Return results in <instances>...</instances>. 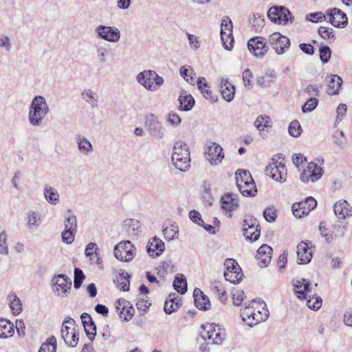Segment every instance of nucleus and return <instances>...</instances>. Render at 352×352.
Here are the masks:
<instances>
[{"label":"nucleus","instance_id":"f257e3e1","mask_svg":"<svg viewBox=\"0 0 352 352\" xmlns=\"http://www.w3.org/2000/svg\"><path fill=\"white\" fill-rule=\"evenodd\" d=\"M241 316L247 325L253 327L266 320L269 317V311L263 301L253 300L248 304L245 302L243 305Z\"/></svg>","mask_w":352,"mask_h":352},{"label":"nucleus","instance_id":"f03ea898","mask_svg":"<svg viewBox=\"0 0 352 352\" xmlns=\"http://www.w3.org/2000/svg\"><path fill=\"white\" fill-rule=\"evenodd\" d=\"M50 107L42 96H35L29 107L28 121L32 126L41 125L44 118L49 113Z\"/></svg>","mask_w":352,"mask_h":352},{"label":"nucleus","instance_id":"7ed1b4c3","mask_svg":"<svg viewBox=\"0 0 352 352\" xmlns=\"http://www.w3.org/2000/svg\"><path fill=\"white\" fill-rule=\"evenodd\" d=\"M171 160L175 167L184 172L190 168V151L188 144L182 141H177L173 148Z\"/></svg>","mask_w":352,"mask_h":352},{"label":"nucleus","instance_id":"20e7f679","mask_svg":"<svg viewBox=\"0 0 352 352\" xmlns=\"http://www.w3.org/2000/svg\"><path fill=\"white\" fill-rule=\"evenodd\" d=\"M136 80L145 89L151 91L158 90L164 82V78L153 70H144L139 73Z\"/></svg>","mask_w":352,"mask_h":352},{"label":"nucleus","instance_id":"39448f33","mask_svg":"<svg viewBox=\"0 0 352 352\" xmlns=\"http://www.w3.org/2000/svg\"><path fill=\"white\" fill-rule=\"evenodd\" d=\"M204 329L201 337L204 340L211 341L212 344H221L226 340V332L224 328L214 323H206L201 325Z\"/></svg>","mask_w":352,"mask_h":352},{"label":"nucleus","instance_id":"423d86ee","mask_svg":"<svg viewBox=\"0 0 352 352\" xmlns=\"http://www.w3.org/2000/svg\"><path fill=\"white\" fill-rule=\"evenodd\" d=\"M267 16L272 22L282 25L292 23L294 21L292 13L284 6H273L270 8L268 10Z\"/></svg>","mask_w":352,"mask_h":352},{"label":"nucleus","instance_id":"0eeeda50","mask_svg":"<svg viewBox=\"0 0 352 352\" xmlns=\"http://www.w3.org/2000/svg\"><path fill=\"white\" fill-rule=\"evenodd\" d=\"M62 338L66 344L74 347L78 342V333L75 330V321L72 318H66L62 326L61 329Z\"/></svg>","mask_w":352,"mask_h":352},{"label":"nucleus","instance_id":"6e6552de","mask_svg":"<svg viewBox=\"0 0 352 352\" xmlns=\"http://www.w3.org/2000/svg\"><path fill=\"white\" fill-rule=\"evenodd\" d=\"M135 248L130 241H124L118 243L113 250L115 257L120 261L129 262L135 256Z\"/></svg>","mask_w":352,"mask_h":352},{"label":"nucleus","instance_id":"1a4fd4ad","mask_svg":"<svg viewBox=\"0 0 352 352\" xmlns=\"http://www.w3.org/2000/svg\"><path fill=\"white\" fill-rule=\"evenodd\" d=\"M145 128L151 137L162 140L165 136V129L157 117L150 114L146 117Z\"/></svg>","mask_w":352,"mask_h":352},{"label":"nucleus","instance_id":"9d476101","mask_svg":"<svg viewBox=\"0 0 352 352\" xmlns=\"http://www.w3.org/2000/svg\"><path fill=\"white\" fill-rule=\"evenodd\" d=\"M266 175L272 177L276 182L283 183L287 179V170L283 162L275 161V158L272 159V162L265 168Z\"/></svg>","mask_w":352,"mask_h":352},{"label":"nucleus","instance_id":"9b49d317","mask_svg":"<svg viewBox=\"0 0 352 352\" xmlns=\"http://www.w3.org/2000/svg\"><path fill=\"white\" fill-rule=\"evenodd\" d=\"M98 37L111 43L119 41L121 34L119 29L114 26L100 25L95 29Z\"/></svg>","mask_w":352,"mask_h":352},{"label":"nucleus","instance_id":"f8f14e48","mask_svg":"<svg viewBox=\"0 0 352 352\" xmlns=\"http://www.w3.org/2000/svg\"><path fill=\"white\" fill-rule=\"evenodd\" d=\"M221 38L224 48L227 50H232L234 42L232 36V23L228 16H224L221 25Z\"/></svg>","mask_w":352,"mask_h":352},{"label":"nucleus","instance_id":"ddd939ff","mask_svg":"<svg viewBox=\"0 0 352 352\" xmlns=\"http://www.w3.org/2000/svg\"><path fill=\"white\" fill-rule=\"evenodd\" d=\"M54 291L57 296L66 297L69 294L72 288V280L65 274H58L52 279Z\"/></svg>","mask_w":352,"mask_h":352},{"label":"nucleus","instance_id":"4468645a","mask_svg":"<svg viewBox=\"0 0 352 352\" xmlns=\"http://www.w3.org/2000/svg\"><path fill=\"white\" fill-rule=\"evenodd\" d=\"M323 173L322 168L311 162L308 164L307 168L301 173L300 179L304 183L315 182L321 178Z\"/></svg>","mask_w":352,"mask_h":352},{"label":"nucleus","instance_id":"2eb2a0df","mask_svg":"<svg viewBox=\"0 0 352 352\" xmlns=\"http://www.w3.org/2000/svg\"><path fill=\"white\" fill-rule=\"evenodd\" d=\"M317 206V202L312 197H309L305 200L294 203L292 206V212L295 217L301 218L307 215L310 211Z\"/></svg>","mask_w":352,"mask_h":352},{"label":"nucleus","instance_id":"dca6fc26","mask_svg":"<svg viewBox=\"0 0 352 352\" xmlns=\"http://www.w3.org/2000/svg\"><path fill=\"white\" fill-rule=\"evenodd\" d=\"M268 43L278 54H284L290 46L289 39L279 32H274L270 35Z\"/></svg>","mask_w":352,"mask_h":352},{"label":"nucleus","instance_id":"f3484780","mask_svg":"<svg viewBox=\"0 0 352 352\" xmlns=\"http://www.w3.org/2000/svg\"><path fill=\"white\" fill-rule=\"evenodd\" d=\"M249 51L257 58H263L268 51L265 39L261 36H255L248 42Z\"/></svg>","mask_w":352,"mask_h":352},{"label":"nucleus","instance_id":"a211bd4d","mask_svg":"<svg viewBox=\"0 0 352 352\" xmlns=\"http://www.w3.org/2000/svg\"><path fill=\"white\" fill-rule=\"evenodd\" d=\"M207 160L214 165L220 164L224 157L222 147L215 142L207 144Z\"/></svg>","mask_w":352,"mask_h":352},{"label":"nucleus","instance_id":"6ab92c4d","mask_svg":"<svg viewBox=\"0 0 352 352\" xmlns=\"http://www.w3.org/2000/svg\"><path fill=\"white\" fill-rule=\"evenodd\" d=\"M292 283L296 297L301 300L306 299L308 293L311 291L310 283L305 278H300L293 279Z\"/></svg>","mask_w":352,"mask_h":352},{"label":"nucleus","instance_id":"aec40b11","mask_svg":"<svg viewBox=\"0 0 352 352\" xmlns=\"http://www.w3.org/2000/svg\"><path fill=\"white\" fill-rule=\"evenodd\" d=\"M329 22L335 27L344 28L347 25L348 21L346 14L338 8H333L326 12Z\"/></svg>","mask_w":352,"mask_h":352},{"label":"nucleus","instance_id":"412c9836","mask_svg":"<svg viewBox=\"0 0 352 352\" xmlns=\"http://www.w3.org/2000/svg\"><path fill=\"white\" fill-rule=\"evenodd\" d=\"M164 242L156 236L151 239L146 245V251L151 257L159 256L164 251Z\"/></svg>","mask_w":352,"mask_h":352},{"label":"nucleus","instance_id":"4be33fe9","mask_svg":"<svg viewBox=\"0 0 352 352\" xmlns=\"http://www.w3.org/2000/svg\"><path fill=\"white\" fill-rule=\"evenodd\" d=\"M272 248L263 244L257 250L256 258L258 261V265L261 267H266L271 261Z\"/></svg>","mask_w":352,"mask_h":352},{"label":"nucleus","instance_id":"5701e85b","mask_svg":"<svg viewBox=\"0 0 352 352\" xmlns=\"http://www.w3.org/2000/svg\"><path fill=\"white\" fill-rule=\"evenodd\" d=\"M335 214L341 219L352 216V207L346 200L336 202L333 206Z\"/></svg>","mask_w":352,"mask_h":352},{"label":"nucleus","instance_id":"b1692460","mask_svg":"<svg viewBox=\"0 0 352 352\" xmlns=\"http://www.w3.org/2000/svg\"><path fill=\"white\" fill-rule=\"evenodd\" d=\"M297 254L299 264H307L312 258V252L307 243L301 241L297 246Z\"/></svg>","mask_w":352,"mask_h":352},{"label":"nucleus","instance_id":"393cba45","mask_svg":"<svg viewBox=\"0 0 352 352\" xmlns=\"http://www.w3.org/2000/svg\"><path fill=\"white\" fill-rule=\"evenodd\" d=\"M193 298L197 308L200 310H208L210 308V302L208 297L205 295L199 288H195L193 292Z\"/></svg>","mask_w":352,"mask_h":352},{"label":"nucleus","instance_id":"a878e982","mask_svg":"<svg viewBox=\"0 0 352 352\" xmlns=\"http://www.w3.org/2000/svg\"><path fill=\"white\" fill-rule=\"evenodd\" d=\"M221 207L227 212H232L239 206L237 195L232 193H226L221 199Z\"/></svg>","mask_w":352,"mask_h":352},{"label":"nucleus","instance_id":"bb28decb","mask_svg":"<svg viewBox=\"0 0 352 352\" xmlns=\"http://www.w3.org/2000/svg\"><path fill=\"white\" fill-rule=\"evenodd\" d=\"M130 278L131 276L127 272L121 270L113 278V283L120 290L126 292L130 289Z\"/></svg>","mask_w":352,"mask_h":352},{"label":"nucleus","instance_id":"cd10ccee","mask_svg":"<svg viewBox=\"0 0 352 352\" xmlns=\"http://www.w3.org/2000/svg\"><path fill=\"white\" fill-rule=\"evenodd\" d=\"M179 109L181 111H190L195 105V100L193 97L186 91H182L179 99Z\"/></svg>","mask_w":352,"mask_h":352},{"label":"nucleus","instance_id":"c85d7f7f","mask_svg":"<svg viewBox=\"0 0 352 352\" xmlns=\"http://www.w3.org/2000/svg\"><path fill=\"white\" fill-rule=\"evenodd\" d=\"M220 90L223 99L228 102H231L234 97V87L228 80H223L220 85Z\"/></svg>","mask_w":352,"mask_h":352},{"label":"nucleus","instance_id":"c756f323","mask_svg":"<svg viewBox=\"0 0 352 352\" xmlns=\"http://www.w3.org/2000/svg\"><path fill=\"white\" fill-rule=\"evenodd\" d=\"M342 83V79L340 76L333 74L330 76V80L328 81L327 92L329 95H336Z\"/></svg>","mask_w":352,"mask_h":352},{"label":"nucleus","instance_id":"7c9ffc66","mask_svg":"<svg viewBox=\"0 0 352 352\" xmlns=\"http://www.w3.org/2000/svg\"><path fill=\"white\" fill-rule=\"evenodd\" d=\"M76 140L78 150L82 154L88 155L93 151L91 143L85 137L78 134L76 136Z\"/></svg>","mask_w":352,"mask_h":352},{"label":"nucleus","instance_id":"2f4dec72","mask_svg":"<svg viewBox=\"0 0 352 352\" xmlns=\"http://www.w3.org/2000/svg\"><path fill=\"white\" fill-rule=\"evenodd\" d=\"M14 333V324L6 319H0V338H10Z\"/></svg>","mask_w":352,"mask_h":352},{"label":"nucleus","instance_id":"473e14b6","mask_svg":"<svg viewBox=\"0 0 352 352\" xmlns=\"http://www.w3.org/2000/svg\"><path fill=\"white\" fill-rule=\"evenodd\" d=\"M43 193L46 200L52 205H56L59 202V194L58 191L50 186H45Z\"/></svg>","mask_w":352,"mask_h":352},{"label":"nucleus","instance_id":"72a5a7b5","mask_svg":"<svg viewBox=\"0 0 352 352\" xmlns=\"http://www.w3.org/2000/svg\"><path fill=\"white\" fill-rule=\"evenodd\" d=\"M173 286L178 293L185 294L187 291V282L185 276L182 274H177L175 277Z\"/></svg>","mask_w":352,"mask_h":352},{"label":"nucleus","instance_id":"f704fd0d","mask_svg":"<svg viewBox=\"0 0 352 352\" xmlns=\"http://www.w3.org/2000/svg\"><path fill=\"white\" fill-rule=\"evenodd\" d=\"M236 183L238 188L243 187L245 182H252L250 173L245 170H238L235 174Z\"/></svg>","mask_w":352,"mask_h":352},{"label":"nucleus","instance_id":"c9c22d12","mask_svg":"<svg viewBox=\"0 0 352 352\" xmlns=\"http://www.w3.org/2000/svg\"><path fill=\"white\" fill-rule=\"evenodd\" d=\"M211 290L218 297L219 300L225 303L228 299L226 291L220 282L212 283Z\"/></svg>","mask_w":352,"mask_h":352},{"label":"nucleus","instance_id":"e433bc0d","mask_svg":"<svg viewBox=\"0 0 352 352\" xmlns=\"http://www.w3.org/2000/svg\"><path fill=\"white\" fill-rule=\"evenodd\" d=\"M56 338L55 336H52L42 344L38 352H56Z\"/></svg>","mask_w":352,"mask_h":352},{"label":"nucleus","instance_id":"4c0bfd02","mask_svg":"<svg viewBox=\"0 0 352 352\" xmlns=\"http://www.w3.org/2000/svg\"><path fill=\"white\" fill-rule=\"evenodd\" d=\"M10 300V307L14 315L19 314L22 311V304L20 299L16 296L15 293H12L9 295Z\"/></svg>","mask_w":352,"mask_h":352},{"label":"nucleus","instance_id":"58836bf2","mask_svg":"<svg viewBox=\"0 0 352 352\" xmlns=\"http://www.w3.org/2000/svg\"><path fill=\"white\" fill-rule=\"evenodd\" d=\"M82 98L91 107H96L98 100V96L90 89H85L81 94Z\"/></svg>","mask_w":352,"mask_h":352},{"label":"nucleus","instance_id":"ea45409f","mask_svg":"<svg viewBox=\"0 0 352 352\" xmlns=\"http://www.w3.org/2000/svg\"><path fill=\"white\" fill-rule=\"evenodd\" d=\"M69 214L65 217L64 221L65 230H73L77 232V219L75 214L72 213V210H67Z\"/></svg>","mask_w":352,"mask_h":352},{"label":"nucleus","instance_id":"a19ab883","mask_svg":"<svg viewBox=\"0 0 352 352\" xmlns=\"http://www.w3.org/2000/svg\"><path fill=\"white\" fill-rule=\"evenodd\" d=\"M240 192L246 197H253L256 195L257 189L256 188L255 183L252 179V182H245V185L241 188H238Z\"/></svg>","mask_w":352,"mask_h":352},{"label":"nucleus","instance_id":"79ce46f5","mask_svg":"<svg viewBox=\"0 0 352 352\" xmlns=\"http://www.w3.org/2000/svg\"><path fill=\"white\" fill-rule=\"evenodd\" d=\"M254 125L259 131H264L265 129L271 127L272 120L267 116H259L254 122Z\"/></svg>","mask_w":352,"mask_h":352},{"label":"nucleus","instance_id":"37998d69","mask_svg":"<svg viewBox=\"0 0 352 352\" xmlns=\"http://www.w3.org/2000/svg\"><path fill=\"white\" fill-rule=\"evenodd\" d=\"M243 276L242 271H228L224 272V277L227 281L233 284H237L241 282Z\"/></svg>","mask_w":352,"mask_h":352},{"label":"nucleus","instance_id":"c03bdc74","mask_svg":"<svg viewBox=\"0 0 352 352\" xmlns=\"http://www.w3.org/2000/svg\"><path fill=\"white\" fill-rule=\"evenodd\" d=\"M333 142L340 148H343L347 145L345 134L342 131H336L333 134Z\"/></svg>","mask_w":352,"mask_h":352},{"label":"nucleus","instance_id":"a18cd8bd","mask_svg":"<svg viewBox=\"0 0 352 352\" xmlns=\"http://www.w3.org/2000/svg\"><path fill=\"white\" fill-rule=\"evenodd\" d=\"M243 233L245 239L250 241H256L258 240L261 235V229L260 226H256V229L250 230L248 228L243 229Z\"/></svg>","mask_w":352,"mask_h":352},{"label":"nucleus","instance_id":"49530a36","mask_svg":"<svg viewBox=\"0 0 352 352\" xmlns=\"http://www.w3.org/2000/svg\"><path fill=\"white\" fill-rule=\"evenodd\" d=\"M318 32L323 39L329 43L335 39V34L332 28L321 26L318 28Z\"/></svg>","mask_w":352,"mask_h":352},{"label":"nucleus","instance_id":"de8ad7c7","mask_svg":"<svg viewBox=\"0 0 352 352\" xmlns=\"http://www.w3.org/2000/svg\"><path fill=\"white\" fill-rule=\"evenodd\" d=\"M98 249V245L95 243H89L85 248V254L87 256H89L90 259H92L91 256L97 257V263L100 264L102 263L101 258L99 254L96 252Z\"/></svg>","mask_w":352,"mask_h":352},{"label":"nucleus","instance_id":"09e8293b","mask_svg":"<svg viewBox=\"0 0 352 352\" xmlns=\"http://www.w3.org/2000/svg\"><path fill=\"white\" fill-rule=\"evenodd\" d=\"M180 75L190 84H193L195 73L192 67L190 66H182L179 69Z\"/></svg>","mask_w":352,"mask_h":352},{"label":"nucleus","instance_id":"8fccbe9b","mask_svg":"<svg viewBox=\"0 0 352 352\" xmlns=\"http://www.w3.org/2000/svg\"><path fill=\"white\" fill-rule=\"evenodd\" d=\"M163 233L166 239L173 240L177 238L179 228L177 226L170 225L163 229Z\"/></svg>","mask_w":352,"mask_h":352},{"label":"nucleus","instance_id":"3c124183","mask_svg":"<svg viewBox=\"0 0 352 352\" xmlns=\"http://www.w3.org/2000/svg\"><path fill=\"white\" fill-rule=\"evenodd\" d=\"M322 302V300L320 296L313 295L312 296H309V298L307 299V305L313 310H318L321 307Z\"/></svg>","mask_w":352,"mask_h":352},{"label":"nucleus","instance_id":"603ef678","mask_svg":"<svg viewBox=\"0 0 352 352\" xmlns=\"http://www.w3.org/2000/svg\"><path fill=\"white\" fill-rule=\"evenodd\" d=\"M288 131L290 135L292 137H298L302 133V129L300 124L298 120H293L288 128Z\"/></svg>","mask_w":352,"mask_h":352},{"label":"nucleus","instance_id":"864d4df0","mask_svg":"<svg viewBox=\"0 0 352 352\" xmlns=\"http://www.w3.org/2000/svg\"><path fill=\"white\" fill-rule=\"evenodd\" d=\"M319 54L321 61L323 63H327L331 58V50L327 45L320 46L319 48Z\"/></svg>","mask_w":352,"mask_h":352},{"label":"nucleus","instance_id":"5fc2aeb1","mask_svg":"<svg viewBox=\"0 0 352 352\" xmlns=\"http://www.w3.org/2000/svg\"><path fill=\"white\" fill-rule=\"evenodd\" d=\"M85 278V276L84 275L82 271L79 268H75L74 285L76 289L80 287Z\"/></svg>","mask_w":352,"mask_h":352},{"label":"nucleus","instance_id":"6e6d98bb","mask_svg":"<svg viewBox=\"0 0 352 352\" xmlns=\"http://www.w3.org/2000/svg\"><path fill=\"white\" fill-rule=\"evenodd\" d=\"M182 305V303L179 301H170L165 302L164 310L166 314H171L172 313L176 311Z\"/></svg>","mask_w":352,"mask_h":352},{"label":"nucleus","instance_id":"4d7b16f0","mask_svg":"<svg viewBox=\"0 0 352 352\" xmlns=\"http://www.w3.org/2000/svg\"><path fill=\"white\" fill-rule=\"evenodd\" d=\"M256 226L259 227V223L257 219L252 216H250L245 219L242 223L243 229L248 228L250 230L256 229Z\"/></svg>","mask_w":352,"mask_h":352},{"label":"nucleus","instance_id":"13d9d810","mask_svg":"<svg viewBox=\"0 0 352 352\" xmlns=\"http://www.w3.org/2000/svg\"><path fill=\"white\" fill-rule=\"evenodd\" d=\"M346 230V226L343 225L342 223L335 224L333 228L332 234L333 239L338 237H342L344 236L345 231Z\"/></svg>","mask_w":352,"mask_h":352},{"label":"nucleus","instance_id":"bf43d9fd","mask_svg":"<svg viewBox=\"0 0 352 352\" xmlns=\"http://www.w3.org/2000/svg\"><path fill=\"white\" fill-rule=\"evenodd\" d=\"M318 104V100L316 98H310L302 107V111L304 113L312 111L316 109Z\"/></svg>","mask_w":352,"mask_h":352},{"label":"nucleus","instance_id":"052dcab7","mask_svg":"<svg viewBox=\"0 0 352 352\" xmlns=\"http://www.w3.org/2000/svg\"><path fill=\"white\" fill-rule=\"evenodd\" d=\"M76 233V231L64 230L61 233L63 241L66 244H72L74 241Z\"/></svg>","mask_w":352,"mask_h":352},{"label":"nucleus","instance_id":"680f3d73","mask_svg":"<svg viewBox=\"0 0 352 352\" xmlns=\"http://www.w3.org/2000/svg\"><path fill=\"white\" fill-rule=\"evenodd\" d=\"M225 272L228 271H241V267L236 261L233 258H227L224 262Z\"/></svg>","mask_w":352,"mask_h":352},{"label":"nucleus","instance_id":"e2e57ef3","mask_svg":"<svg viewBox=\"0 0 352 352\" xmlns=\"http://www.w3.org/2000/svg\"><path fill=\"white\" fill-rule=\"evenodd\" d=\"M41 222L39 215L35 212H31L28 214V226L30 228H37Z\"/></svg>","mask_w":352,"mask_h":352},{"label":"nucleus","instance_id":"0e129e2a","mask_svg":"<svg viewBox=\"0 0 352 352\" xmlns=\"http://www.w3.org/2000/svg\"><path fill=\"white\" fill-rule=\"evenodd\" d=\"M166 121L170 125L177 126L181 123L182 119L176 112L170 111L168 114Z\"/></svg>","mask_w":352,"mask_h":352},{"label":"nucleus","instance_id":"69168bd1","mask_svg":"<svg viewBox=\"0 0 352 352\" xmlns=\"http://www.w3.org/2000/svg\"><path fill=\"white\" fill-rule=\"evenodd\" d=\"M127 305H129V302L124 299H118L116 301V309L120 318H122V314H124V311L127 308Z\"/></svg>","mask_w":352,"mask_h":352},{"label":"nucleus","instance_id":"338daca9","mask_svg":"<svg viewBox=\"0 0 352 352\" xmlns=\"http://www.w3.org/2000/svg\"><path fill=\"white\" fill-rule=\"evenodd\" d=\"M7 235L4 231L0 232V254H8Z\"/></svg>","mask_w":352,"mask_h":352},{"label":"nucleus","instance_id":"774afa93","mask_svg":"<svg viewBox=\"0 0 352 352\" xmlns=\"http://www.w3.org/2000/svg\"><path fill=\"white\" fill-rule=\"evenodd\" d=\"M263 217L268 222H274L277 217L276 210L274 208H267L263 211Z\"/></svg>","mask_w":352,"mask_h":352}]
</instances>
